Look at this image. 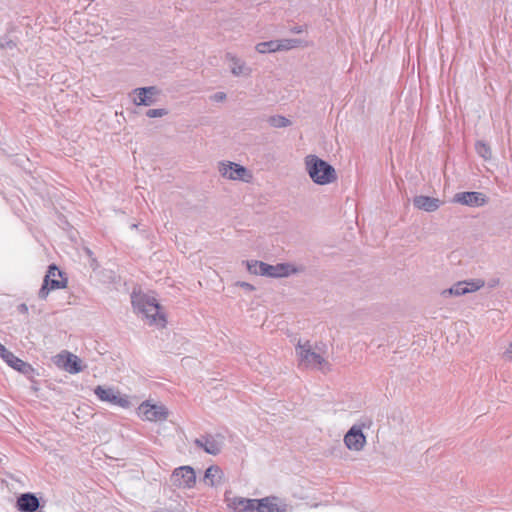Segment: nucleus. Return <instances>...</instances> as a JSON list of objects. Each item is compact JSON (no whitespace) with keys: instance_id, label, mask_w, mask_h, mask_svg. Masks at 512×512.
<instances>
[{"instance_id":"1a4fd4ad","label":"nucleus","mask_w":512,"mask_h":512,"mask_svg":"<svg viewBox=\"0 0 512 512\" xmlns=\"http://www.w3.org/2000/svg\"><path fill=\"white\" fill-rule=\"evenodd\" d=\"M139 415L148 421H163L168 417V410L163 405L143 402L138 408Z\"/></svg>"},{"instance_id":"2f4dec72","label":"nucleus","mask_w":512,"mask_h":512,"mask_svg":"<svg viewBox=\"0 0 512 512\" xmlns=\"http://www.w3.org/2000/svg\"><path fill=\"white\" fill-rule=\"evenodd\" d=\"M292 32L297 33V34L302 33L303 28H302V26H295L292 28Z\"/></svg>"},{"instance_id":"f03ea898","label":"nucleus","mask_w":512,"mask_h":512,"mask_svg":"<svg viewBox=\"0 0 512 512\" xmlns=\"http://www.w3.org/2000/svg\"><path fill=\"white\" fill-rule=\"evenodd\" d=\"M305 168L315 184L327 185L337 179L336 170L332 165L316 155H307L305 157Z\"/></svg>"},{"instance_id":"9d476101","label":"nucleus","mask_w":512,"mask_h":512,"mask_svg":"<svg viewBox=\"0 0 512 512\" xmlns=\"http://www.w3.org/2000/svg\"><path fill=\"white\" fill-rule=\"evenodd\" d=\"M453 202L469 207H481L486 204L487 197L481 192H459L454 195Z\"/></svg>"},{"instance_id":"ddd939ff","label":"nucleus","mask_w":512,"mask_h":512,"mask_svg":"<svg viewBox=\"0 0 512 512\" xmlns=\"http://www.w3.org/2000/svg\"><path fill=\"white\" fill-rule=\"evenodd\" d=\"M56 364L71 374L82 371L80 358L69 352L58 354L56 356Z\"/></svg>"},{"instance_id":"6e6552de","label":"nucleus","mask_w":512,"mask_h":512,"mask_svg":"<svg viewBox=\"0 0 512 512\" xmlns=\"http://www.w3.org/2000/svg\"><path fill=\"white\" fill-rule=\"evenodd\" d=\"M94 393L103 402H108L122 408H127L130 405L129 399L126 396H121L120 393L113 388H105L99 385L94 389Z\"/></svg>"},{"instance_id":"39448f33","label":"nucleus","mask_w":512,"mask_h":512,"mask_svg":"<svg viewBox=\"0 0 512 512\" xmlns=\"http://www.w3.org/2000/svg\"><path fill=\"white\" fill-rule=\"evenodd\" d=\"M62 277V272L58 269L55 264L49 266L48 271L44 277L43 284L38 292L40 299H46L49 292L55 289L65 288L67 285V279L59 280Z\"/></svg>"},{"instance_id":"72a5a7b5","label":"nucleus","mask_w":512,"mask_h":512,"mask_svg":"<svg viewBox=\"0 0 512 512\" xmlns=\"http://www.w3.org/2000/svg\"><path fill=\"white\" fill-rule=\"evenodd\" d=\"M6 46H7V47H9V48H13V47H15V46H16V44H15V43H13L12 41H8V42L6 43Z\"/></svg>"},{"instance_id":"c756f323","label":"nucleus","mask_w":512,"mask_h":512,"mask_svg":"<svg viewBox=\"0 0 512 512\" xmlns=\"http://www.w3.org/2000/svg\"><path fill=\"white\" fill-rule=\"evenodd\" d=\"M503 358L512 361V342L509 344L505 352L503 353Z\"/></svg>"},{"instance_id":"0eeeda50","label":"nucleus","mask_w":512,"mask_h":512,"mask_svg":"<svg viewBox=\"0 0 512 512\" xmlns=\"http://www.w3.org/2000/svg\"><path fill=\"white\" fill-rule=\"evenodd\" d=\"M194 444L202 448L206 453L211 455H218L224 446V436L221 434L216 435H203L194 440Z\"/></svg>"},{"instance_id":"4468645a","label":"nucleus","mask_w":512,"mask_h":512,"mask_svg":"<svg viewBox=\"0 0 512 512\" xmlns=\"http://www.w3.org/2000/svg\"><path fill=\"white\" fill-rule=\"evenodd\" d=\"M344 443L348 449L360 451L366 444V437L360 427L352 426L344 436Z\"/></svg>"},{"instance_id":"f8f14e48","label":"nucleus","mask_w":512,"mask_h":512,"mask_svg":"<svg viewBox=\"0 0 512 512\" xmlns=\"http://www.w3.org/2000/svg\"><path fill=\"white\" fill-rule=\"evenodd\" d=\"M172 479L178 486L191 488L196 482V474L192 467L181 466L173 471Z\"/></svg>"},{"instance_id":"412c9836","label":"nucleus","mask_w":512,"mask_h":512,"mask_svg":"<svg viewBox=\"0 0 512 512\" xmlns=\"http://www.w3.org/2000/svg\"><path fill=\"white\" fill-rule=\"evenodd\" d=\"M5 362L10 367L21 372L24 375L29 376L34 372L33 367L29 363L21 360L20 358L15 356L13 353L10 356H8V359Z\"/></svg>"},{"instance_id":"6ab92c4d","label":"nucleus","mask_w":512,"mask_h":512,"mask_svg":"<svg viewBox=\"0 0 512 512\" xmlns=\"http://www.w3.org/2000/svg\"><path fill=\"white\" fill-rule=\"evenodd\" d=\"M228 506L235 512H255V499L233 497L229 500Z\"/></svg>"},{"instance_id":"aec40b11","label":"nucleus","mask_w":512,"mask_h":512,"mask_svg":"<svg viewBox=\"0 0 512 512\" xmlns=\"http://www.w3.org/2000/svg\"><path fill=\"white\" fill-rule=\"evenodd\" d=\"M226 59L232 63L231 65V73L234 76H249L251 73V69L246 66L245 62L240 60L237 56L232 53H226Z\"/></svg>"},{"instance_id":"393cba45","label":"nucleus","mask_w":512,"mask_h":512,"mask_svg":"<svg viewBox=\"0 0 512 512\" xmlns=\"http://www.w3.org/2000/svg\"><path fill=\"white\" fill-rule=\"evenodd\" d=\"M268 123L275 128H284L291 125V121L281 115H274L269 117Z\"/></svg>"},{"instance_id":"a211bd4d","label":"nucleus","mask_w":512,"mask_h":512,"mask_svg":"<svg viewBox=\"0 0 512 512\" xmlns=\"http://www.w3.org/2000/svg\"><path fill=\"white\" fill-rule=\"evenodd\" d=\"M483 286V282H467L461 281L453 285L450 289L445 290L444 293H449L450 295L461 296L469 292L476 291Z\"/></svg>"},{"instance_id":"4be33fe9","label":"nucleus","mask_w":512,"mask_h":512,"mask_svg":"<svg viewBox=\"0 0 512 512\" xmlns=\"http://www.w3.org/2000/svg\"><path fill=\"white\" fill-rule=\"evenodd\" d=\"M223 472L217 465L210 466L204 474V481L211 486L221 483Z\"/></svg>"},{"instance_id":"2eb2a0df","label":"nucleus","mask_w":512,"mask_h":512,"mask_svg":"<svg viewBox=\"0 0 512 512\" xmlns=\"http://www.w3.org/2000/svg\"><path fill=\"white\" fill-rule=\"evenodd\" d=\"M159 93L157 87H141L133 90L135 97L133 103L137 106H150L156 102L155 96Z\"/></svg>"},{"instance_id":"a878e982","label":"nucleus","mask_w":512,"mask_h":512,"mask_svg":"<svg viewBox=\"0 0 512 512\" xmlns=\"http://www.w3.org/2000/svg\"><path fill=\"white\" fill-rule=\"evenodd\" d=\"M279 51L281 50H290L298 47L301 44L299 39H282L278 40Z\"/></svg>"},{"instance_id":"9b49d317","label":"nucleus","mask_w":512,"mask_h":512,"mask_svg":"<svg viewBox=\"0 0 512 512\" xmlns=\"http://www.w3.org/2000/svg\"><path fill=\"white\" fill-rule=\"evenodd\" d=\"M255 512H286V504L276 496L255 499Z\"/></svg>"},{"instance_id":"f3484780","label":"nucleus","mask_w":512,"mask_h":512,"mask_svg":"<svg viewBox=\"0 0 512 512\" xmlns=\"http://www.w3.org/2000/svg\"><path fill=\"white\" fill-rule=\"evenodd\" d=\"M441 203L440 199L425 195H418L413 198V205L417 209L426 212L436 211L440 207Z\"/></svg>"},{"instance_id":"5701e85b","label":"nucleus","mask_w":512,"mask_h":512,"mask_svg":"<svg viewBox=\"0 0 512 512\" xmlns=\"http://www.w3.org/2000/svg\"><path fill=\"white\" fill-rule=\"evenodd\" d=\"M256 50L259 53L276 52L279 51L278 40L261 42L256 45Z\"/></svg>"},{"instance_id":"b1692460","label":"nucleus","mask_w":512,"mask_h":512,"mask_svg":"<svg viewBox=\"0 0 512 512\" xmlns=\"http://www.w3.org/2000/svg\"><path fill=\"white\" fill-rule=\"evenodd\" d=\"M475 149L477 154L482 157L485 160H489L492 157V152L490 149V146L483 142V141H477L475 144Z\"/></svg>"},{"instance_id":"c85d7f7f","label":"nucleus","mask_w":512,"mask_h":512,"mask_svg":"<svg viewBox=\"0 0 512 512\" xmlns=\"http://www.w3.org/2000/svg\"><path fill=\"white\" fill-rule=\"evenodd\" d=\"M12 354L11 351H9L4 345H0V357L6 361L8 359V356Z\"/></svg>"},{"instance_id":"cd10ccee","label":"nucleus","mask_w":512,"mask_h":512,"mask_svg":"<svg viewBox=\"0 0 512 512\" xmlns=\"http://www.w3.org/2000/svg\"><path fill=\"white\" fill-rule=\"evenodd\" d=\"M226 93L224 92H217L213 95L210 96V99L214 102H223L224 100H226Z\"/></svg>"},{"instance_id":"423d86ee","label":"nucleus","mask_w":512,"mask_h":512,"mask_svg":"<svg viewBox=\"0 0 512 512\" xmlns=\"http://www.w3.org/2000/svg\"><path fill=\"white\" fill-rule=\"evenodd\" d=\"M219 173L230 180L250 182L252 179V174L247 168L230 161L219 163Z\"/></svg>"},{"instance_id":"7c9ffc66","label":"nucleus","mask_w":512,"mask_h":512,"mask_svg":"<svg viewBox=\"0 0 512 512\" xmlns=\"http://www.w3.org/2000/svg\"><path fill=\"white\" fill-rule=\"evenodd\" d=\"M18 311L20 313H27L28 312V307L26 304L22 303L18 306Z\"/></svg>"},{"instance_id":"20e7f679","label":"nucleus","mask_w":512,"mask_h":512,"mask_svg":"<svg viewBox=\"0 0 512 512\" xmlns=\"http://www.w3.org/2000/svg\"><path fill=\"white\" fill-rule=\"evenodd\" d=\"M295 351L299 364L304 367L322 369V366L327 364L326 360L319 353L313 350L312 345L308 340L303 343L299 340Z\"/></svg>"},{"instance_id":"473e14b6","label":"nucleus","mask_w":512,"mask_h":512,"mask_svg":"<svg viewBox=\"0 0 512 512\" xmlns=\"http://www.w3.org/2000/svg\"><path fill=\"white\" fill-rule=\"evenodd\" d=\"M241 286H243V287H245V288H247V289H250V290H252V289H253V286H252L251 284H249V283H245V282H243V283L241 284Z\"/></svg>"},{"instance_id":"f257e3e1","label":"nucleus","mask_w":512,"mask_h":512,"mask_svg":"<svg viewBox=\"0 0 512 512\" xmlns=\"http://www.w3.org/2000/svg\"><path fill=\"white\" fill-rule=\"evenodd\" d=\"M131 302L134 310L138 314H142L149 321V324L165 326V317L160 312V305L154 297L141 292H133Z\"/></svg>"},{"instance_id":"bb28decb","label":"nucleus","mask_w":512,"mask_h":512,"mask_svg":"<svg viewBox=\"0 0 512 512\" xmlns=\"http://www.w3.org/2000/svg\"><path fill=\"white\" fill-rule=\"evenodd\" d=\"M168 114V111L166 109L160 108V109H149L146 112V116L149 118H157V117H163Z\"/></svg>"},{"instance_id":"dca6fc26","label":"nucleus","mask_w":512,"mask_h":512,"mask_svg":"<svg viewBox=\"0 0 512 512\" xmlns=\"http://www.w3.org/2000/svg\"><path fill=\"white\" fill-rule=\"evenodd\" d=\"M16 507L20 512H36L40 502L35 494L27 492L17 498Z\"/></svg>"},{"instance_id":"7ed1b4c3","label":"nucleus","mask_w":512,"mask_h":512,"mask_svg":"<svg viewBox=\"0 0 512 512\" xmlns=\"http://www.w3.org/2000/svg\"><path fill=\"white\" fill-rule=\"evenodd\" d=\"M247 268L250 273L269 277H286L296 272L290 264L270 265L260 261L248 262Z\"/></svg>"}]
</instances>
